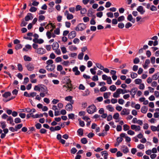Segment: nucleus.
I'll use <instances>...</instances> for the list:
<instances>
[{"label": "nucleus", "mask_w": 159, "mask_h": 159, "mask_svg": "<svg viewBox=\"0 0 159 159\" xmlns=\"http://www.w3.org/2000/svg\"><path fill=\"white\" fill-rule=\"evenodd\" d=\"M125 89L119 88L116 89V91L113 93V96L115 98H118L120 97V94H124Z\"/></svg>", "instance_id": "f257e3e1"}, {"label": "nucleus", "mask_w": 159, "mask_h": 159, "mask_svg": "<svg viewBox=\"0 0 159 159\" xmlns=\"http://www.w3.org/2000/svg\"><path fill=\"white\" fill-rule=\"evenodd\" d=\"M86 28L85 25L83 23H80L75 28V30L77 31H82Z\"/></svg>", "instance_id": "f03ea898"}, {"label": "nucleus", "mask_w": 159, "mask_h": 159, "mask_svg": "<svg viewBox=\"0 0 159 159\" xmlns=\"http://www.w3.org/2000/svg\"><path fill=\"white\" fill-rule=\"evenodd\" d=\"M11 94V93L9 92H5L3 95L2 96L4 98L3 99V101L5 102H7L11 100V99H8L7 98L10 96Z\"/></svg>", "instance_id": "7ed1b4c3"}, {"label": "nucleus", "mask_w": 159, "mask_h": 159, "mask_svg": "<svg viewBox=\"0 0 159 159\" xmlns=\"http://www.w3.org/2000/svg\"><path fill=\"white\" fill-rule=\"evenodd\" d=\"M25 66L29 71H32L34 69V65L31 63H26L25 64Z\"/></svg>", "instance_id": "20e7f679"}, {"label": "nucleus", "mask_w": 159, "mask_h": 159, "mask_svg": "<svg viewBox=\"0 0 159 159\" xmlns=\"http://www.w3.org/2000/svg\"><path fill=\"white\" fill-rule=\"evenodd\" d=\"M40 91L42 92V93H40V97H44L45 94L47 93V90L46 87L44 86H40Z\"/></svg>", "instance_id": "39448f33"}, {"label": "nucleus", "mask_w": 159, "mask_h": 159, "mask_svg": "<svg viewBox=\"0 0 159 159\" xmlns=\"http://www.w3.org/2000/svg\"><path fill=\"white\" fill-rule=\"evenodd\" d=\"M66 80H67L66 82V85H64L63 86V88H68V89H70V91H71L72 89V85L71 83V81L67 77L66 78Z\"/></svg>", "instance_id": "423d86ee"}, {"label": "nucleus", "mask_w": 159, "mask_h": 159, "mask_svg": "<svg viewBox=\"0 0 159 159\" xmlns=\"http://www.w3.org/2000/svg\"><path fill=\"white\" fill-rule=\"evenodd\" d=\"M64 15L66 16V18L68 20H71L74 18L73 15L70 13L67 10H66L65 11Z\"/></svg>", "instance_id": "0eeeda50"}, {"label": "nucleus", "mask_w": 159, "mask_h": 159, "mask_svg": "<svg viewBox=\"0 0 159 159\" xmlns=\"http://www.w3.org/2000/svg\"><path fill=\"white\" fill-rule=\"evenodd\" d=\"M76 35V33L75 31H71L68 35V38L72 39L75 38Z\"/></svg>", "instance_id": "6e6552de"}, {"label": "nucleus", "mask_w": 159, "mask_h": 159, "mask_svg": "<svg viewBox=\"0 0 159 159\" xmlns=\"http://www.w3.org/2000/svg\"><path fill=\"white\" fill-rule=\"evenodd\" d=\"M137 90L138 89L136 87L134 88L131 89L130 91V94L132 96V97H134V96L135 95Z\"/></svg>", "instance_id": "1a4fd4ad"}, {"label": "nucleus", "mask_w": 159, "mask_h": 159, "mask_svg": "<svg viewBox=\"0 0 159 159\" xmlns=\"http://www.w3.org/2000/svg\"><path fill=\"white\" fill-rule=\"evenodd\" d=\"M55 66L54 64L47 65L46 66V69L48 71H52L54 70Z\"/></svg>", "instance_id": "9d476101"}, {"label": "nucleus", "mask_w": 159, "mask_h": 159, "mask_svg": "<svg viewBox=\"0 0 159 159\" xmlns=\"http://www.w3.org/2000/svg\"><path fill=\"white\" fill-rule=\"evenodd\" d=\"M131 128L132 129L135 130L136 131H139L140 129V127L135 125H132L131 126Z\"/></svg>", "instance_id": "9b49d317"}, {"label": "nucleus", "mask_w": 159, "mask_h": 159, "mask_svg": "<svg viewBox=\"0 0 159 159\" xmlns=\"http://www.w3.org/2000/svg\"><path fill=\"white\" fill-rule=\"evenodd\" d=\"M33 18L32 14L30 13H29L25 16V19L26 21H28L29 20L32 19Z\"/></svg>", "instance_id": "f8f14e48"}, {"label": "nucleus", "mask_w": 159, "mask_h": 159, "mask_svg": "<svg viewBox=\"0 0 159 159\" xmlns=\"http://www.w3.org/2000/svg\"><path fill=\"white\" fill-rule=\"evenodd\" d=\"M37 0H31V2L32 3L30 2L29 4V6H37L39 4V2H36Z\"/></svg>", "instance_id": "ddd939ff"}, {"label": "nucleus", "mask_w": 159, "mask_h": 159, "mask_svg": "<svg viewBox=\"0 0 159 159\" xmlns=\"http://www.w3.org/2000/svg\"><path fill=\"white\" fill-rule=\"evenodd\" d=\"M128 20L134 23L135 22V19H134L131 14L129 15L127 17Z\"/></svg>", "instance_id": "4468645a"}, {"label": "nucleus", "mask_w": 159, "mask_h": 159, "mask_svg": "<svg viewBox=\"0 0 159 159\" xmlns=\"http://www.w3.org/2000/svg\"><path fill=\"white\" fill-rule=\"evenodd\" d=\"M99 112L100 114H102L101 116L103 118H106L107 116V114L104 113V110H99Z\"/></svg>", "instance_id": "2eb2a0df"}, {"label": "nucleus", "mask_w": 159, "mask_h": 159, "mask_svg": "<svg viewBox=\"0 0 159 159\" xmlns=\"http://www.w3.org/2000/svg\"><path fill=\"white\" fill-rule=\"evenodd\" d=\"M137 10L141 14H143L145 12V11L143 10V7L142 6H139L137 8Z\"/></svg>", "instance_id": "dca6fc26"}, {"label": "nucleus", "mask_w": 159, "mask_h": 159, "mask_svg": "<svg viewBox=\"0 0 159 159\" xmlns=\"http://www.w3.org/2000/svg\"><path fill=\"white\" fill-rule=\"evenodd\" d=\"M72 70L75 73V75H79L80 73L79 70H78V68L77 67L75 66L73 68Z\"/></svg>", "instance_id": "f3484780"}, {"label": "nucleus", "mask_w": 159, "mask_h": 159, "mask_svg": "<svg viewBox=\"0 0 159 159\" xmlns=\"http://www.w3.org/2000/svg\"><path fill=\"white\" fill-rule=\"evenodd\" d=\"M59 47V44L57 42H55L53 43L52 45V48L53 50H55L58 48Z\"/></svg>", "instance_id": "a211bd4d"}, {"label": "nucleus", "mask_w": 159, "mask_h": 159, "mask_svg": "<svg viewBox=\"0 0 159 159\" xmlns=\"http://www.w3.org/2000/svg\"><path fill=\"white\" fill-rule=\"evenodd\" d=\"M32 48V47L31 45L29 44H27L25 46V48L23 49V51L25 52H27L28 50H31Z\"/></svg>", "instance_id": "6ab92c4d"}, {"label": "nucleus", "mask_w": 159, "mask_h": 159, "mask_svg": "<svg viewBox=\"0 0 159 159\" xmlns=\"http://www.w3.org/2000/svg\"><path fill=\"white\" fill-rule=\"evenodd\" d=\"M129 113V110H122L120 114L122 115H127Z\"/></svg>", "instance_id": "aec40b11"}, {"label": "nucleus", "mask_w": 159, "mask_h": 159, "mask_svg": "<svg viewBox=\"0 0 159 159\" xmlns=\"http://www.w3.org/2000/svg\"><path fill=\"white\" fill-rule=\"evenodd\" d=\"M150 63V60L148 59H146L145 61L144 64L143 66V68L145 69H146L148 67V65Z\"/></svg>", "instance_id": "412c9836"}, {"label": "nucleus", "mask_w": 159, "mask_h": 159, "mask_svg": "<svg viewBox=\"0 0 159 159\" xmlns=\"http://www.w3.org/2000/svg\"><path fill=\"white\" fill-rule=\"evenodd\" d=\"M111 94V92H106L103 93V96L105 99H107L109 97Z\"/></svg>", "instance_id": "4be33fe9"}, {"label": "nucleus", "mask_w": 159, "mask_h": 159, "mask_svg": "<svg viewBox=\"0 0 159 159\" xmlns=\"http://www.w3.org/2000/svg\"><path fill=\"white\" fill-rule=\"evenodd\" d=\"M72 97L71 96H68L66 97L65 99L66 100L69 101L70 102L71 104H73L74 103V101L72 100Z\"/></svg>", "instance_id": "5701e85b"}, {"label": "nucleus", "mask_w": 159, "mask_h": 159, "mask_svg": "<svg viewBox=\"0 0 159 159\" xmlns=\"http://www.w3.org/2000/svg\"><path fill=\"white\" fill-rule=\"evenodd\" d=\"M77 133L79 136H82L83 134V129L81 128L77 130Z\"/></svg>", "instance_id": "b1692460"}, {"label": "nucleus", "mask_w": 159, "mask_h": 159, "mask_svg": "<svg viewBox=\"0 0 159 159\" xmlns=\"http://www.w3.org/2000/svg\"><path fill=\"white\" fill-rule=\"evenodd\" d=\"M159 77V75L158 73H156L152 76V78L153 80H156Z\"/></svg>", "instance_id": "393cba45"}, {"label": "nucleus", "mask_w": 159, "mask_h": 159, "mask_svg": "<svg viewBox=\"0 0 159 159\" xmlns=\"http://www.w3.org/2000/svg\"><path fill=\"white\" fill-rule=\"evenodd\" d=\"M131 106L133 107L134 106V108L136 109H139L140 108V106L139 104H137L136 105H134V104L133 103H132L131 104Z\"/></svg>", "instance_id": "a878e982"}, {"label": "nucleus", "mask_w": 159, "mask_h": 159, "mask_svg": "<svg viewBox=\"0 0 159 159\" xmlns=\"http://www.w3.org/2000/svg\"><path fill=\"white\" fill-rule=\"evenodd\" d=\"M23 126L22 124H20L17 125L15 126V128L16 129V131H17L18 129H20Z\"/></svg>", "instance_id": "bb28decb"}, {"label": "nucleus", "mask_w": 159, "mask_h": 159, "mask_svg": "<svg viewBox=\"0 0 159 159\" xmlns=\"http://www.w3.org/2000/svg\"><path fill=\"white\" fill-rule=\"evenodd\" d=\"M7 121H10V123L12 125H14V123H13V118L11 116H9L7 120Z\"/></svg>", "instance_id": "cd10ccee"}, {"label": "nucleus", "mask_w": 159, "mask_h": 159, "mask_svg": "<svg viewBox=\"0 0 159 159\" xmlns=\"http://www.w3.org/2000/svg\"><path fill=\"white\" fill-rule=\"evenodd\" d=\"M24 59L25 61H30L31 60V58L29 56L26 55L24 56Z\"/></svg>", "instance_id": "c85d7f7f"}, {"label": "nucleus", "mask_w": 159, "mask_h": 159, "mask_svg": "<svg viewBox=\"0 0 159 159\" xmlns=\"http://www.w3.org/2000/svg\"><path fill=\"white\" fill-rule=\"evenodd\" d=\"M69 49L71 51H73L76 50L77 48L75 46L71 45L69 47Z\"/></svg>", "instance_id": "c756f323"}, {"label": "nucleus", "mask_w": 159, "mask_h": 159, "mask_svg": "<svg viewBox=\"0 0 159 159\" xmlns=\"http://www.w3.org/2000/svg\"><path fill=\"white\" fill-rule=\"evenodd\" d=\"M81 142L83 144H85L87 143L88 141L86 138H84L81 139Z\"/></svg>", "instance_id": "7c9ffc66"}, {"label": "nucleus", "mask_w": 159, "mask_h": 159, "mask_svg": "<svg viewBox=\"0 0 159 159\" xmlns=\"http://www.w3.org/2000/svg\"><path fill=\"white\" fill-rule=\"evenodd\" d=\"M18 69L20 71H22L23 70V68L22 66L20 64H18L17 65Z\"/></svg>", "instance_id": "2f4dec72"}, {"label": "nucleus", "mask_w": 159, "mask_h": 159, "mask_svg": "<svg viewBox=\"0 0 159 159\" xmlns=\"http://www.w3.org/2000/svg\"><path fill=\"white\" fill-rule=\"evenodd\" d=\"M123 140V139L120 137H118L117 138L116 140L118 142L117 145H119L120 143H121Z\"/></svg>", "instance_id": "473e14b6"}, {"label": "nucleus", "mask_w": 159, "mask_h": 159, "mask_svg": "<svg viewBox=\"0 0 159 159\" xmlns=\"http://www.w3.org/2000/svg\"><path fill=\"white\" fill-rule=\"evenodd\" d=\"M131 77L132 78L134 79L136 78L138 76L137 74L135 73L132 72L130 74Z\"/></svg>", "instance_id": "72a5a7b5"}, {"label": "nucleus", "mask_w": 159, "mask_h": 159, "mask_svg": "<svg viewBox=\"0 0 159 159\" xmlns=\"http://www.w3.org/2000/svg\"><path fill=\"white\" fill-rule=\"evenodd\" d=\"M129 126L126 124H125L123 125V129L124 131H126L129 129Z\"/></svg>", "instance_id": "f704fd0d"}, {"label": "nucleus", "mask_w": 159, "mask_h": 159, "mask_svg": "<svg viewBox=\"0 0 159 159\" xmlns=\"http://www.w3.org/2000/svg\"><path fill=\"white\" fill-rule=\"evenodd\" d=\"M109 89L112 91H114L116 90V87L115 85H112L110 87Z\"/></svg>", "instance_id": "c9c22d12"}, {"label": "nucleus", "mask_w": 159, "mask_h": 159, "mask_svg": "<svg viewBox=\"0 0 159 159\" xmlns=\"http://www.w3.org/2000/svg\"><path fill=\"white\" fill-rule=\"evenodd\" d=\"M72 108V106L71 104H68L66 107V109H71Z\"/></svg>", "instance_id": "e433bc0d"}, {"label": "nucleus", "mask_w": 159, "mask_h": 159, "mask_svg": "<svg viewBox=\"0 0 159 159\" xmlns=\"http://www.w3.org/2000/svg\"><path fill=\"white\" fill-rule=\"evenodd\" d=\"M134 82L135 84H140L142 82V80L141 79H138L135 80Z\"/></svg>", "instance_id": "4c0bfd02"}, {"label": "nucleus", "mask_w": 159, "mask_h": 159, "mask_svg": "<svg viewBox=\"0 0 159 159\" xmlns=\"http://www.w3.org/2000/svg\"><path fill=\"white\" fill-rule=\"evenodd\" d=\"M0 123L1 125V126L2 129H4L6 126V124L5 122H1Z\"/></svg>", "instance_id": "58836bf2"}, {"label": "nucleus", "mask_w": 159, "mask_h": 159, "mask_svg": "<svg viewBox=\"0 0 159 159\" xmlns=\"http://www.w3.org/2000/svg\"><path fill=\"white\" fill-rule=\"evenodd\" d=\"M95 16H93V18L90 21V23L91 25H94L96 24V22L94 20V18H95Z\"/></svg>", "instance_id": "ea45409f"}, {"label": "nucleus", "mask_w": 159, "mask_h": 159, "mask_svg": "<svg viewBox=\"0 0 159 159\" xmlns=\"http://www.w3.org/2000/svg\"><path fill=\"white\" fill-rule=\"evenodd\" d=\"M96 65L97 67L100 69L102 70L104 68V67L102 66L101 64L99 63H96Z\"/></svg>", "instance_id": "a19ab883"}, {"label": "nucleus", "mask_w": 159, "mask_h": 159, "mask_svg": "<svg viewBox=\"0 0 159 159\" xmlns=\"http://www.w3.org/2000/svg\"><path fill=\"white\" fill-rule=\"evenodd\" d=\"M78 120L79 121V124L80 126L83 127L85 125L84 122L80 119H79Z\"/></svg>", "instance_id": "79ce46f5"}, {"label": "nucleus", "mask_w": 159, "mask_h": 159, "mask_svg": "<svg viewBox=\"0 0 159 159\" xmlns=\"http://www.w3.org/2000/svg\"><path fill=\"white\" fill-rule=\"evenodd\" d=\"M150 9L152 11H156L157 10L156 7L154 5H152L151 6Z\"/></svg>", "instance_id": "37998d69"}, {"label": "nucleus", "mask_w": 159, "mask_h": 159, "mask_svg": "<svg viewBox=\"0 0 159 159\" xmlns=\"http://www.w3.org/2000/svg\"><path fill=\"white\" fill-rule=\"evenodd\" d=\"M53 63V61L51 59L49 60L46 61V63L48 65H52Z\"/></svg>", "instance_id": "c03bdc74"}, {"label": "nucleus", "mask_w": 159, "mask_h": 159, "mask_svg": "<svg viewBox=\"0 0 159 159\" xmlns=\"http://www.w3.org/2000/svg\"><path fill=\"white\" fill-rule=\"evenodd\" d=\"M50 25L52 27V28H53V29L55 28V25L52 24V23H50V24H48V25H47L45 27V28L46 29H48V27L49 26V25Z\"/></svg>", "instance_id": "a18cd8bd"}, {"label": "nucleus", "mask_w": 159, "mask_h": 159, "mask_svg": "<svg viewBox=\"0 0 159 159\" xmlns=\"http://www.w3.org/2000/svg\"><path fill=\"white\" fill-rule=\"evenodd\" d=\"M84 55L83 53L81 52L79 54L78 56V58L80 60H82L83 58V56Z\"/></svg>", "instance_id": "49530a36"}, {"label": "nucleus", "mask_w": 159, "mask_h": 159, "mask_svg": "<svg viewBox=\"0 0 159 159\" xmlns=\"http://www.w3.org/2000/svg\"><path fill=\"white\" fill-rule=\"evenodd\" d=\"M139 59L138 57H136L134 60L133 62L134 63L136 64L138 63L139 62Z\"/></svg>", "instance_id": "de8ad7c7"}, {"label": "nucleus", "mask_w": 159, "mask_h": 159, "mask_svg": "<svg viewBox=\"0 0 159 159\" xmlns=\"http://www.w3.org/2000/svg\"><path fill=\"white\" fill-rule=\"evenodd\" d=\"M70 62L69 61H64L62 63V64L65 66H67L69 65Z\"/></svg>", "instance_id": "09e8293b"}, {"label": "nucleus", "mask_w": 159, "mask_h": 159, "mask_svg": "<svg viewBox=\"0 0 159 159\" xmlns=\"http://www.w3.org/2000/svg\"><path fill=\"white\" fill-rule=\"evenodd\" d=\"M125 19V17L124 16H122L119 17L118 18V21L119 22L124 20Z\"/></svg>", "instance_id": "8fccbe9b"}, {"label": "nucleus", "mask_w": 159, "mask_h": 159, "mask_svg": "<svg viewBox=\"0 0 159 159\" xmlns=\"http://www.w3.org/2000/svg\"><path fill=\"white\" fill-rule=\"evenodd\" d=\"M106 80H107V83L108 84H112V81L111 77H109Z\"/></svg>", "instance_id": "3c124183"}, {"label": "nucleus", "mask_w": 159, "mask_h": 159, "mask_svg": "<svg viewBox=\"0 0 159 159\" xmlns=\"http://www.w3.org/2000/svg\"><path fill=\"white\" fill-rule=\"evenodd\" d=\"M33 41L34 42V43H39L40 44V40L38 39H34L33 40Z\"/></svg>", "instance_id": "603ef678"}, {"label": "nucleus", "mask_w": 159, "mask_h": 159, "mask_svg": "<svg viewBox=\"0 0 159 159\" xmlns=\"http://www.w3.org/2000/svg\"><path fill=\"white\" fill-rule=\"evenodd\" d=\"M14 121L15 123L16 124L20 123L21 122L20 119L19 118H15Z\"/></svg>", "instance_id": "864d4df0"}, {"label": "nucleus", "mask_w": 159, "mask_h": 159, "mask_svg": "<svg viewBox=\"0 0 159 159\" xmlns=\"http://www.w3.org/2000/svg\"><path fill=\"white\" fill-rule=\"evenodd\" d=\"M119 115L118 113H115L113 116V118L115 119H118L119 117Z\"/></svg>", "instance_id": "5fc2aeb1"}, {"label": "nucleus", "mask_w": 159, "mask_h": 159, "mask_svg": "<svg viewBox=\"0 0 159 159\" xmlns=\"http://www.w3.org/2000/svg\"><path fill=\"white\" fill-rule=\"evenodd\" d=\"M37 10V8L34 7H31L30 9V11L31 12H34L35 11Z\"/></svg>", "instance_id": "6e6d98bb"}, {"label": "nucleus", "mask_w": 159, "mask_h": 159, "mask_svg": "<svg viewBox=\"0 0 159 159\" xmlns=\"http://www.w3.org/2000/svg\"><path fill=\"white\" fill-rule=\"evenodd\" d=\"M98 80V77L97 75H94L92 78V80L93 81H97Z\"/></svg>", "instance_id": "4d7b16f0"}, {"label": "nucleus", "mask_w": 159, "mask_h": 159, "mask_svg": "<svg viewBox=\"0 0 159 159\" xmlns=\"http://www.w3.org/2000/svg\"><path fill=\"white\" fill-rule=\"evenodd\" d=\"M137 147L140 149H143L144 148V146L143 144H140L138 145Z\"/></svg>", "instance_id": "13d9d810"}, {"label": "nucleus", "mask_w": 159, "mask_h": 159, "mask_svg": "<svg viewBox=\"0 0 159 159\" xmlns=\"http://www.w3.org/2000/svg\"><path fill=\"white\" fill-rule=\"evenodd\" d=\"M132 26V24L130 22H128L125 25V27L126 28H129Z\"/></svg>", "instance_id": "bf43d9fd"}, {"label": "nucleus", "mask_w": 159, "mask_h": 159, "mask_svg": "<svg viewBox=\"0 0 159 159\" xmlns=\"http://www.w3.org/2000/svg\"><path fill=\"white\" fill-rule=\"evenodd\" d=\"M107 16L110 18L113 17V15L112 13L111 12H108L107 14Z\"/></svg>", "instance_id": "052dcab7"}, {"label": "nucleus", "mask_w": 159, "mask_h": 159, "mask_svg": "<svg viewBox=\"0 0 159 159\" xmlns=\"http://www.w3.org/2000/svg\"><path fill=\"white\" fill-rule=\"evenodd\" d=\"M61 49L63 53L64 54L66 53L67 51L65 47H61Z\"/></svg>", "instance_id": "680f3d73"}, {"label": "nucleus", "mask_w": 159, "mask_h": 159, "mask_svg": "<svg viewBox=\"0 0 159 159\" xmlns=\"http://www.w3.org/2000/svg\"><path fill=\"white\" fill-rule=\"evenodd\" d=\"M107 90V88L106 86H103V87H101L100 89V91L101 92H104L106 91Z\"/></svg>", "instance_id": "e2e57ef3"}, {"label": "nucleus", "mask_w": 159, "mask_h": 159, "mask_svg": "<svg viewBox=\"0 0 159 159\" xmlns=\"http://www.w3.org/2000/svg\"><path fill=\"white\" fill-rule=\"evenodd\" d=\"M54 32L55 34L58 35L60 34V29L59 28H57L55 30H54Z\"/></svg>", "instance_id": "0e129e2a"}, {"label": "nucleus", "mask_w": 159, "mask_h": 159, "mask_svg": "<svg viewBox=\"0 0 159 159\" xmlns=\"http://www.w3.org/2000/svg\"><path fill=\"white\" fill-rule=\"evenodd\" d=\"M77 151V150L75 148H73L71 149V152L73 154H74Z\"/></svg>", "instance_id": "69168bd1"}, {"label": "nucleus", "mask_w": 159, "mask_h": 159, "mask_svg": "<svg viewBox=\"0 0 159 159\" xmlns=\"http://www.w3.org/2000/svg\"><path fill=\"white\" fill-rule=\"evenodd\" d=\"M118 102L119 104L122 105L124 102V101L123 99L120 98L118 99Z\"/></svg>", "instance_id": "338daca9"}, {"label": "nucleus", "mask_w": 159, "mask_h": 159, "mask_svg": "<svg viewBox=\"0 0 159 159\" xmlns=\"http://www.w3.org/2000/svg\"><path fill=\"white\" fill-rule=\"evenodd\" d=\"M103 13L102 12H98L96 14L97 16L98 17L101 18L102 16Z\"/></svg>", "instance_id": "774afa93"}]
</instances>
